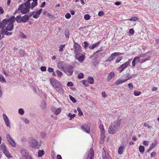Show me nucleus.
Returning a JSON list of instances; mask_svg holds the SVG:
<instances>
[{
	"label": "nucleus",
	"instance_id": "0eeeda50",
	"mask_svg": "<svg viewBox=\"0 0 159 159\" xmlns=\"http://www.w3.org/2000/svg\"><path fill=\"white\" fill-rule=\"evenodd\" d=\"M21 13L23 14H26L28 13L30 11V9L31 8L30 5L25 4L24 5L23 7H21Z\"/></svg>",
	"mask_w": 159,
	"mask_h": 159
},
{
	"label": "nucleus",
	"instance_id": "72a5a7b5",
	"mask_svg": "<svg viewBox=\"0 0 159 159\" xmlns=\"http://www.w3.org/2000/svg\"><path fill=\"white\" fill-rule=\"evenodd\" d=\"M100 52L99 54L98 53L97 54H96V55L98 56V55H100V56H99V57H103L105 56L106 54V51H103L102 52V51H101Z\"/></svg>",
	"mask_w": 159,
	"mask_h": 159
},
{
	"label": "nucleus",
	"instance_id": "1a4fd4ad",
	"mask_svg": "<svg viewBox=\"0 0 159 159\" xmlns=\"http://www.w3.org/2000/svg\"><path fill=\"white\" fill-rule=\"evenodd\" d=\"M57 66L59 68H61V70H63L67 67V63L64 61H60L58 62Z\"/></svg>",
	"mask_w": 159,
	"mask_h": 159
},
{
	"label": "nucleus",
	"instance_id": "aec40b11",
	"mask_svg": "<svg viewBox=\"0 0 159 159\" xmlns=\"http://www.w3.org/2000/svg\"><path fill=\"white\" fill-rule=\"evenodd\" d=\"M88 83L90 84H93L94 83V80L93 78L91 76H89L87 79Z\"/></svg>",
	"mask_w": 159,
	"mask_h": 159
},
{
	"label": "nucleus",
	"instance_id": "680f3d73",
	"mask_svg": "<svg viewBox=\"0 0 159 159\" xmlns=\"http://www.w3.org/2000/svg\"><path fill=\"white\" fill-rule=\"evenodd\" d=\"M20 35L21 38L25 39L27 38V36L22 32L20 33Z\"/></svg>",
	"mask_w": 159,
	"mask_h": 159
},
{
	"label": "nucleus",
	"instance_id": "5701e85b",
	"mask_svg": "<svg viewBox=\"0 0 159 159\" xmlns=\"http://www.w3.org/2000/svg\"><path fill=\"white\" fill-rule=\"evenodd\" d=\"M90 157L89 159H93L94 157V151L92 148H91L90 149Z\"/></svg>",
	"mask_w": 159,
	"mask_h": 159
},
{
	"label": "nucleus",
	"instance_id": "e2e57ef3",
	"mask_svg": "<svg viewBox=\"0 0 159 159\" xmlns=\"http://www.w3.org/2000/svg\"><path fill=\"white\" fill-rule=\"evenodd\" d=\"M5 123L6 125L8 127H10V122L9 121V120H4Z\"/></svg>",
	"mask_w": 159,
	"mask_h": 159
},
{
	"label": "nucleus",
	"instance_id": "9b49d317",
	"mask_svg": "<svg viewBox=\"0 0 159 159\" xmlns=\"http://www.w3.org/2000/svg\"><path fill=\"white\" fill-rule=\"evenodd\" d=\"M66 68L67 69V72L68 73L67 74L66 72L67 75L69 76L72 75L74 71L73 67L72 66L69 65L68 66H67V67Z\"/></svg>",
	"mask_w": 159,
	"mask_h": 159
},
{
	"label": "nucleus",
	"instance_id": "6e6552de",
	"mask_svg": "<svg viewBox=\"0 0 159 159\" xmlns=\"http://www.w3.org/2000/svg\"><path fill=\"white\" fill-rule=\"evenodd\" d=\"M73 42L74 43L73 47L74 52H81L82 48L81 46L78 43H76L74 40H73Z\"/></svg>",
	"mask_w": 159,
	"mask_h": 159
},
{
	"label": "nucleus",
	"instance_id": "6ab92c4d",
	"mask_svg": "<svg viewBox=\"0 0 159 159\" xmlns=\"http://www.w3.org/2000/svg\"><path fill=\"white\" fill-rule=\"evenodd\" d=\"M6 156L8 158H11L13 157L12 155L7 150L3 152Z\"/></svg>",
	"mask_w": 159,
	"mask_h": 159
},
{
	"label": "nucleus",
	"instance_id": "37998d69",
	"mask_svg": "<svg viewBox=\"0 0 159 159\" xmlns=\"http://www.w3.org/2000/svg\"><path fill=\"white\" fill-rule=\"evenodd\" d=\"M103 149L104 150L103 152H102V159H107V157L106 156V151L104 150V148H103Z\"/></svg>",
	"mask_w": 159,
	"mask_h": 159
},
{
	"label": "nucleus",
	"instance_id": "2f4dec72",
	"mask_svg": "<svg viewBox=\"0 0 159 159\" xmlns=\"http://www.w3.org/2000/svg\"><path fill=\"white\" fill-rule=\"evenodd\" d=\"M105 132H101L100 139L103 142H104L105 137Z\"/></svg>",
	"mask_w": 159,
	"mask_h": 159
},
{
	"label": "nucleus",
	"instance_id": "3c124183",
	"mask_svg": "<svg viewBox=\"0 0 159 159\" xmlns=\"http://www.w3.org/2000/svg\"><path fill=\"white\" fill-rule=\"evenodd\" d=\"M84 75L83 73H80L78 74L77 78L79 79H80L83 78L84 77Z\"/></svg>",
	"mask_w": 159,
	"mask_h": 159
},
{
	"label": "nucleus",
	"instance_id": "4d7b16f0",
	"mask_svg": "<svg viewBox=\"0 0 159 159\" xmlns=\"http://www.w3.org/2000/svg\"><path fill=\"white\" fill-rule=\"evenodd\" d=\"M82 84L86 87H88L89 86V84L88 83H87V81L86 80H83L81 81Z\"/></svg>",
	"mask_w": 159,
	"mask_h": 159
},
{
	"label": "nucleus",
	"instance_id": "603ef678",
	"mask_svg": "<svg viewBox=\"0 0 159 159\" xmlns=\"http://www.w3.org/2000/svg\"><path fill=\"white\" fill-rule=\"evenodd\" d=\"M30 1H31L30 0H27V1L26 2L22 3L20 5V6L21 7H23L24 5H25L26 4L31 5V3L30 2Z\"/></svg>",
	"mask_w": 159,
	"mask_h": 159
},
{
	"label": "nucleus",
	"instance_id": "49530a36",
	"mask_svg": "<svg viewBox=\"0 0 159 159\" xmlns=\"http://www.w3.org/2000/svg\"><path fill=\"white\" fill-rule=\"evenodd\" d=\"M65 46V45L61 44L59 47V51L60 52H62L63 50V48H64Z\"/></svg>",
	"mask_w": 159,
	"mask_h": 159
},
{
	"label": "nucleus",
	"instance_id": "864d4df0",
	"mask_svg": "<svg viewBox=\"0 0 159 159\" xmlns=\"http://www.w3.org/2000/svg\"><path fill=\"white\" fill-rule=\"evenodd\" d=\"M18 113L22 115L25 113V111L23 109L20 108L18 110Z\"/></svg>",
	"mask_w": 159,
	"mask_h": 159
},
{
	"label": "nucleus",
	"instance_id": "ea45409f",
	"mask_svg": "<svg viewBox=\"0 0 159 159\" xmlns=\"http://www.w3.org/2000/svg\"><path fill=\"white\" fill-rule=\"evenodd\" d=\"M141 93V92L140 91H138L137 90H135L134 92V94L135 96H139Z\"/></svg>",
	"mask_w": 159,
	"mask_h": 159
},
{
	"label": "nucleus",
	"instance_id": "b1692460",
	"mask_svg": "<svg viewBox=\"0 0 159 159\" xmlns=\"http://www.w3.org/2000/svg\"><path fill=\"white\" fill-rule=\"evenodd\" d=\"M38 0L33 1V2H32L31 4L30 5L31 8L33 9L35 6L38 5Z\"/></svg>",
	"mask_w": 159,
	"mask_h": 159
},
{
	"label": "nucleus",
	"instance_id": "de8ad7c7",
	"mask_svg": "<svg viewBox=\"0 0 159 159\" xmlns=\"http://www.w3.org/2000/svg\"><path fill=\"white\" fill-rule=\"evenodd\" d=\"M123 57L122 56H119L117 57L116 60V63H119L121 60L123 59Z\"/></svg>",
	"mask_w": 159,
	"mask_h": 159
},
{
	"label": "nucleus",
	"instance_id": "a18cd8bd",
	"mask_svg": "<svg viewBox=\"0 0 159 159\" xmlns=\"http://www.w3.org/2000/svg\"><path fill=\"white\" fill-rule=\"evenodd\" d=\"M90 16L88 14H86L84 15V18L86 20H88L90 19Z\"/></svg>",
	"mask_w": 159,
	"mask_h": 159
},
{
	"label": "nucleus",
	"instance_id": "09e8293b",
	"mask_svg": "<svg viewBox=\"0 0 159 159\" xmlns=\"http://www.w3.org/2000/svg\"><path fill=\"white\" fill-rule=\"evenodd\" d=\"M99 128L101 130V132H105L104 127L102 124H100L99 126Z\"/></svg>",
	"mask_w": 159,
	"mask_h": 159
},
{
	"label": "nucleus",
	"instance_id": "f8f14e48",
	"mask_svg": "<svg viewBox=\"0 0 159 159\" xmlns=\"http://www.w3.org/2000/svg\"><path fill=\"white\" fill-rule=\"evenodd\" d=\"M38 143L37 141L35 139H32L30 141V146L34 148H38L37 146Z\"/></svg>",
	"mask_w": 159,
	"mask_h": 159
},
{
	"label": "nucleus",
	"instance_id": "f257e3e1",
	"mask_svg": "<svg viewBox=\"0 0 159 159\" xmlns=\"http://www.w3.org/2000/svg\"><path fill=\"white\" fill-rule=\"evenodd\" d=\"M50 81L51 85L57 92L62 94L64 93V92L62 86L57 80L52 77L50 78Z\"/></svg>",
	"mask_w": 159,
	"mask_h": 159
},
{
	"label": "nucleus",
	"instance_id": "f704fd0d",
	"mask_svg": "<svg viewBox=\"0 0 159 159\" xmlns=\"http://www.w3.org/2000/svg\"><path fill=\"white\" fill-rule=\"evenodd\" d=\"M56 73H57L58 77H61L63 75V73L58 70H57L56 71Z\"/></svg>",
	"mask_w": 159,
	"mask_h": 159
},
{
	"label": "nucleus",
	"instance_id": "cd10ccee",
	"mask_svg": "<svg viewBox=\"0 0 159 159\" xmlns=\"http://www.w3.org/2000/svg\"><path fill=\"white\" fill-rule=\"evenodd\" d=\"M139 150L140 152L143 154L144 152L145 151V148L142 145H140L139 147Z\"/></svg>",
	"mask_w": 159,
	"mask_h": 159
},
{
	"label": "nucleus",
	"instance_id": "9d476101",
	"mask_svg": "<svg viewBox=\"0 0 159 159\" xmlns=\"http://www.w3.org/2000/svg\"><path fill=\"white\" fill-rule=\"evenodd\" d=\"M82 129L86 133L89 134L90 133V129L89 125L87 124H84L81 126Z\"/></svg>",
	"mask_w": 159,
	"mask_h": 159
},
{
	"label": "nucleus",
	"instance_id": "423d86ee",
	"mask_svg": "<svg viewBox=\"0 0 159 159\" xmlns=\"http://www.w3.org/2000/svg\"><path fill=\"white\" fill-rule=\"evenodd\" d=\"M123 53H120L119 52H115L112 53L111 55L108 57V58L107 59L105 62H110L114 60L116 57L120 56L122 54H124Z\"/></svg>",
	"mask_w": 159,
	"mask_h": 159
},
{
	"label": "nucleus",
	"instance_id": "bb28decb",
	"mask_svg": "<svg viewBox=\"0 0 159 159\" xmlns=\"http://www.w3.org/2000/svg\"><path fill=\"white\" fill-rule=\"evenodd\" d=\"M157 141L155 140V141L150 144V147L152 149L157 145Z\"/></svg>",
	"mask_w": 159,
	"mask_h": 159
},
{
	"label": "nucleus",
	"instance_id": "c85d7f7f",
	"mask_svg": "<svg viewBox=\"0 0 159 159\" xmlns=\"http://www.w3.org/2000/svg\"><path fill=\"white\" fill-rule=\"evenodd\" d=\"M19 53L21 57H23L24 56L25 54V51L24 50L20 49L19 51Z\"/></svg>",
	"mask_w": 159,
	"mask_h": 159
},
{
	"label": "nucleus",
	"instance_id": "052dcab7",
	"mask_svg": "<svg viewBox=\"0 0 159 159\" xmlns=\"http://www.w3.org/2000/svg\"><path fill=\"white\" fill-rule=\"evenodd\" d=\"M149 142L148 141L144 140L143 142V144L144 145L147 146L148 145Z\"/></svg>",
	"mask_w": 159,
	"mask_h": 159
},
{
	"label": "nucleus",
	"instance_id": "4be33fe9",
	"mask_svg": "<svg viewBox=\"0 0 159 159\" xmlns=\"http://www.w3.org/2000/svg\"><path fill=\"white\" fill-rule=\"evenodd\" d=\"M125 82L126 81H125V79L121 80L120 79H118L115 82V84L117 85H118Z\"/></svg>",
	"mask_w": 159,
	"mask_h": 159
},
{
	"label": "nucleus",
	"instance_id": "2eb2a0df",
	"mask_svg": "<svg viewBox=\"0 0 159 159\" xmlns=\"http://www.w3.org/2000/svg\"><path fill=\"white\" fill-rule=\"evenodd\" d=\"M101 43V40H100L95 43L93 44L92 45L89 46V48L90 49H93L97 47H98Z\"/></svg>",
	"mask_w": 159,
	"mask_h": 159
},
{
	"label": "nucleus",
	"instance_id": "79ce46f5",
	"mask_svg": "<svg viewBox=\"0 0 159 159\" xmlns=\"http://www.w3.org/2000/svg\"><path fill=\"white\" fill-rule=\"evenodd\" d=\"M101 51H102V50H97V51H96L95 52H94L90 57V58L91 57H95V58L96 57V53L98 54V53L99 52H100Z\"/></svg>",
	"mask_w": 159,
	"mask_h": 159
},
{
	"label": "nucleus",
	"instance_id": "6e6d98bb",
	"mask_svg": "<svg viewBox=\"0 0 159 159\" xmlns=\"http://www.w3.org/2000/svg\"><path fill=\"white\" fill-rule=\"evenodd\" d=\"M77 110L79 112L78 115L80 116L83 115V112L81 111L80 108V107H78L77 108Z\"/></svg>",
	"mask_w": 159,
	"mask_h": 159
},
{
	"label": "nucleus",
	"instance_id": "39448f33",
	"mask_svg": "<svg viewBox=\"0 0 159 159\" xmlns=\"http://www.w3.org/2000/svg\"><path fill=\"white\" fill-rule=\"evenodd\" d=\"M28 16L27 15H25L22 16H21V15H19L16 16V22L18 23L27 22L29 20Z\"/></svg>",
	"mask_w": 159,
	"mask_h": 159
},
{
	"label": "nucleus",
	"instance_id": "c03bdc74",
	"mask_svg": "<svg viewBox=\"0 0 159 159\" xmlns=\"http://www.w3.org/2000/svg\"><path fill=\"white\" fill-rule=\"evenodd\" d=\"M127 76L125 77L126 79H125V81L132 78V77L129 73L126 74Z\"/></svg>",
	"mask_w": 159,
	"mask_h": 159
},
{
	"label": "nucleus",
	"instance_id": "774afa93",
	"mask_svg": "<svg viewBox=\"0 0 159 159\" xmlns=\"http://www.w3.org/2000/svg\"><path fill=\"white\" fill-rule=\"evenodd\" d=\"M118 70L119 71L120 73L122 72L124 69H123V68L121 67L120 66L118 68Z\"/></svg>",
	"mask_w": 159,
	"mask_h": 159
},
{
	"label": "nucleus",
	"instance_id": "ddd939ff",
	"mask_svg": "<svg viewBox=\"0 0 159 159\" xmlns=\"http://www.w3.org/2000/svg\"><path fill=\"white\" fill-rule=\"evenodd\" d=\"M85 53H84L78 57V56H75V59H76L78 60L79 62H82L85 59Z\"/></svg>",
	"mask_w": 159,
	"mask_h": 159
},
{
	"label": "nucleus",
	"instance_id": "7c9ffc66",
	"mask_svg": "<svg viewBox=\"0 0 159 159\" xmlns=\"http://www.w3.org/2000/svg\"><path fill=\"white\" fill-rule=\"evenodd\" d=\"M124 146H120L118 149V153L119 154H122L124 151Z\"/></svg>",
	"mask_w": 159,
	"mask_h": 159
},
{
	"label": "nucleus",
	"instance_id": "412c9836",
	"mask_svg": "<svg viewBox=\"0 0 159 159\" xmlns=\"http://www.w3.org/2000/svg\"><path fill=\"white\" fill-rule=\"evenodd\" d=\"M0 148L1 150L3 152L7 150L5 144L4 143H2L1 145Z\"/></svg>",
	"mask_w": 159,
	"mask_h": 159
},
{
	"label": "nucleus",
	"instance_id": "0e129e2a",
	"mask_svg": "<svg viewBox=\"0 0 159 159\" xmlns=\"http://www.w3.org/2000/svg\"><path fill=\"white\" fill-rule=\"evenodd\" d=\"M46 69H47L46 67L45 66H41L40 67V70L42 71H46Z\"/></svg>",
	"mask_w": 159,
	"mask_h": 159
},
{
	"label": "nucleus",
	"instance_id": "5fc2aeb1",
	"mask_svg": "<svg viewBox=\"0 0 159 159\" xmlns=\"http://www.w3.org/2000/svg\"><path fill=\"white\" fill-rule=\"evenodd\" d=\"M93 63L94 64V66H96L97 65H98L99 63L97 57H95L94 59Z\"/></svg>",
	"mask_w": 159,
	"mask_h": 159
},
{
	"label": "nucleus",
	"instance_id": "a878e982",
	"mask_svg": "<svg viewBox=\"0 0 159 159\" xmlns=\"http://www.w3.org/2000/svg\"><path fill=\"white\" fill-rule=\"evenodd\" d=\"M20 6H19L17 9H16V11L14 12L13 15H15L17 13L19 14L20 13H21V9Z\"/></svg>",
	"mask_w": 159,
	"mask_h": 159
},
{
	"label": "nucleus",
	"instance_id": "338daca9",
	"mask_svg": "<svg viewBox=\"0 0 159 159\" xmlns=\"http://www.w3.org/2000/svg\"><path fill=\"white\" fill-rule=\"evenodd\" d=\"M144 125L145 126L147 127L149 129H151L152 127L151 125H149L148 123L146 122L144 123Z\"/></svg>",
	"mask_w": 159,
	"mask_h": 159
},
{
	"label": "nucleus",
	"instance_id": "8fccbe9b",
	"mask_svg": "<svg viewBox=\"0 0 159 159\" xmlns=\"http://www.w3.org/2000/svg\"><path fill=\"white\" fill-rule=\"evenodd\" d=\"M69 30L68 29H66L65 31V35L66 38H69Z\"/></svg>",
	"mask_w": 159,
	"mask_h": 159
},
{
	"label": "nucleus",
	"instance_id": "4c0bfd02",
	"mask_svg": "<svg viewBox=\"0 0 159 159\" xmlns=\"http://www.w3.org/2000/svg\"><path fill=\"white\" fill-rule=\"evenodd\" d=\"M69 97L70 100L72 102L74 103H75L77 102V100L76 99L71 95H69Z\"/></svg>",
	"mask_w": 159,
	"mask_h": 159
},
{
	"label": "nucleus",
	"instance_id": "f3484780",
	"mask_svg": "<svg viewBox=\"0 0 159 159\" xmlns=\"http://www.w3.org/2000/svg\"><path fill=\"white\" fill-rule=\"evenodd\" d=\"M115 74L114 72H111L108 75L107 78V81L109 82L112 78H114Z\"/></svg>",
	"mask_w": 159,
	"mask_h": 159
},
{
	"label": "nucleus",
	"instance_id": "a211bd4d",
	"mask_svg": "<svg viewBox=\"0 0 159 159\" xmlns=\"http://www.w3.org/2000/svg\"><path fill=\"white\" fill-rule=\"evenodd\" d=\"M14 27V24L8 23L7 26L6 27V30L8 31H11L13 29Z\"/></svg>",
	"mask_w": 159,
	"mask_h": 159
},
{
	"label": "nucleus",
	"instance_id": "dca6fc26",
	"mask_svg": "<svg viewBox=\"0 0 159 159\" xmlns=\"http://www.w3.org/2000/svg\"><path fill=\"white\" fill-rule=\"evenodd\" d=\"M131 60L132 59H129L127 61L120 66L125 70V69L128 66H129Z\"/></svg>",
	"mask_w": 159,
	"mask_h": 159
},
{
	"label": "nucleus",
	"instance_id": "20e7f679",
	"mask_svg": "<svg viewBox=\"0 0 159 159\" xmlns=\"http://www.w3.org/2000/svg\"><path fill=\"white\" fill-rule=\"evenodd\" d=\"M16 17H15L14 16H12L9 19L7 18L4 19L2 20V21L0 22V23H1L3 24V25H7L8 23L14 24L15 20L16 21Z\"/></svg>",
	"mask_w": 159,
	"mask_h": 159
},
{
	"label": "nucleus",
	"instance_id": "c756f323",
	"mask_svg": "<svg viewBox=\"0 0 159 159\" xmlns=\"http://www.w3.org/2000/svg\"><path fill=\"white\" fill-rule=\"evenodd\" d=\"M89 45L88 42L86 41L84 42L82 44V46L85 49H86L88 47H89Z\"/></svg>",
	"mask_w": 159,
	"mask_h": 159
},
{
	"label": "nucleus",
	"instance_id": "e433bc0d",
	"mask_svg": "<svg viewBox=\"0 0 159 159\" xmlns=\"http://www.w3.org/2000/svg\"><path fill=\"white\" fill-rule=\"evenodd\" d=\"M61 109L59 107L56 109L55 111L54 114L56 115H58L61 111Z\"/></svg>",
	"mask_w": 159,
	"mask_h": 159
},
{
	"label": "nucleus",
	"instance_id": "473e14b6",
	"mask_svg": "<svg viewBox=\"0 0 159 159\" xmlns=\"http://www.w3.org/2000/svg\"><path fill=\"white\" fill-rule=\"evenodd\" d=\"M40 106L43 109H45L46 107V103L43 100V101L42 102L41 105Z\"/></svg>",
	"mask_w": 159,
	"mask_h": 159
},
{
	"label": "nucleus",
	"instance_id": "13d9d810",
	"mask_svg": "<svg viewBox=\"0 0 159 159\" xmlns=\"http://www.w3.org/2000/svg\"><path fill=\"white\" fill-rule=\"evenodd\" d=\"M150 52L149 51H148L147 52L144 54H141L139 55V57H144L147 56L148 54H149Z\"/></svg>",
	"mask_w": 159,
	"mask_h": 159
},
{
	"label": "nucleus",
	"instance_id": "393cba45",
	"mask_svg": "<svg viewBox=\"0 0 159 159\" xmlns=\"http://www.w3.org/2000/svg\"><path fill=\"white\" fill-rule=\"evenodd\" d=\"M40 15V9L38 10L35 13V15H33V17L35 19L38 18Z\"/></svg>",
	"mask_w": 159,
	"mask_h": 159
},
{
	"label": "nucleus",
	"instance_id": "f03ea898",
	"mask_svg": "<svg viewBox=\"0 0 159 159\" xmlns=\"http://www.w3.org/2000/svg\"><path fill=\"white\" fill-rule=\"evenodd\" d=\"M121 120H116L113 124H111L109 126L108 131L109 134H114L119 129Z\"/></svg>",
	"mask_w": 159,
	"mask_h": 159
},
{
	"label": "nucleus",
	"instance_id": "c9c22d12",
	"mask_svg": "<svg viewBox=\"0 0 159 159\" xmlns=\"http://www.w3.org/2000/svg\"><path fill=\"white\" fill-rule=\"evenodd\" d=\"M139 20V18L137 16H134L128 19L127 20L130 21H138Z\"/></svg>",
	"mask_w": 159,
	"mask_h": 159
},
{
	"label": "nucleus",
	"instance_id": "a19ab883",
	"mask_svg": "<svg viewBox=\"0 0 159 159\" xmlns=\"http://www.w3.org/2000/svg\"><path fill=\"white\" fill-rule=\"evenodd\" d=\"M0 82L2 83H4L6 82V80L1 75H0Z\"/></svg>",
	"mask_w": 159,
	"mask_h": 159
},
{
	"label": "nucleus",
	"instance_id": "4468645a",
	"mask_svg": "<svg viewBox=\"0 0 159 159\" xmlns=\"http://www.w3.org/2000/svg\"><path fill=\"white\" fill-rule=\"evenodd\" d=\"M6 137L8 142L10 143V145L13 147H15L16 146V143L12 139L10 135L9 134L7 135Z\"/></svg>",
	"mask_w": 159,
	"mask_h": 159
},
{
	"label": "nucleus",
	"instance_id": "58836bf2",
	"mask_svg": "<svg viewBox=\"0 0 159 159\" xmlns=\"http://www.w3.org/2000/svg\"><path fill=\"white\" fill-rule=\"evenodd\" d=\"M27 151L25 149H22L21 150L20 152L21 155L23 156H25L26 155Z\"/></svg>",
	"mask_w": 159,
	"mask_h": 159
},
{
	"label": "nucleus",
	"instance_id": "7ed1b4c3",
	"mask_svg": "<svg viewBox=\"0 0 159 159\" xmlns=\"http://www.w3.org/2000/svg\"><path fill=\"white\" fill-rule=\"evenodd\" d=\"M151 58V57L150 56H148L147 57L144 58L143 59H142L140 60L139 59V56H137L135 57L134 59H133L132 64V66L134 67L136 65V61L137 63H142L148 60H150Z\"/></svg>",
	"mask_w": 159,
	"mask_h": 159
},
{
	"label": "nucleus",
	"instance_id": "bf43d9fd",
	"mask_svg": "<svg viewBox=\"0 0 159 159\" xmlns=\"http://www.w3.org/2000/svg\"><path fill=\"white\" fill-rule=\"evenodd\" d=\"M104 15V12L102 11H99L98 15L99 16H102Z\"/></svg>",
	"mask_w": 159,
	"mask_h": 159
},
{
	"label": "nucleus",
	"instance_id": "69168bd1",
	"mask_svg": "<svg viewBox=\"0 0 159 159\" xmlns=\"http://www.w3.org/2000/svg\"><path fill=\"white\" fill-rule=\"evenodd\" d=\"M67 85L69 87H72L74 86L73 83L71 81L68 82L67 84Z\"/></svg>",
	"mask_w": 159,
	"mask_h": 159
}]
</instances>
